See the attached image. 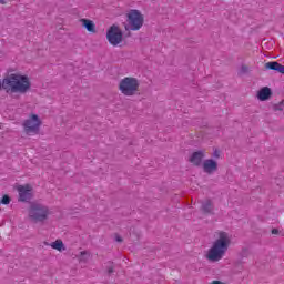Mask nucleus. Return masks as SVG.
<instances>
[{
	"mask_svg": "<svg viewBox=\"0 0 284 284\" xmlns=\"http://www.w3.org/2000/svg\"><path fill=\"white\" fill-rule=\"evenodd\" d=\"M0 88L7 94H27L32 88V82H30V77L27 74L16 72L3 78L2 82H0Z\"/></svg>",
	"mask_w": 284,
	"mask_h": 284,
	"instance_id": "f257e3e1",
	"label": "nucleus"
},
{
	"mask_svg": "<svg viewBox=\"0 0 284 284\" xmlns=\"http://www.w3.org/2000/svg\"><path fill=\"white\" fill-rule=\"evenodd\" d=\"M230 245H232V236H230V233L225 231L217 232L212 246L206 253L207 261L211 263H219V261H222L223 256L227 254Z\"/></svg>",
	"mask_w": 284,
	"mask_h": 284,
	"instance_id": "f03ea898",
	"label": "nucleus"
},
{
	"mask_svg": "<svg viewBox=\"0 0 284 284\" xmlns=\"http://www.w3.org/2000/svg\"><path fill=\"white\" fill-rule=\"evenodd\" d=\"M28 214L32 223H44V221L50 219L52 211H50V207L41 203H32L29 207Z\"/></svg>",
	"mask_w": 284,
	"mask_h": 284,
	"instance_id": "7ed1b4c3",
	"label": "nucleus"
},
{
	"mask_svg": "<svg viewBox=\"0 0 284 284\" xmlns=\"http://www.w3.org/2000/svg\"><path fill=\"white\" fill-rule=\"evenodd\" d=\"M118 88L123 97H135V94H139L141 82L134 77H125L120 80Z\"/></svg>",
	"mask_w": 284,
	"mask_h": 284,
	"instance_id": "20e7f679",
	"label": "nucleus"
},
{
	"mask_svg": "<svg viewBox=\"0 0 284 284\" xmlns=\"http://www.w3.org/2000/svg\"><path fill=\"white\" fill-rule=\"evenodd\" d=\"M41 118H39V115H29V118L23 122L24 133L28 136H36V134H39L41 130Z\"/></svg>",
	"mask_w": 284,
	"mask_h": 284,
	"instance_id": "39448f33",
	"label": "nucleus"
},
{
	"mask_svg": "<svg viewBox=\"0 0 284 284\" xmlns=\"http://www.w3.org/2000/svg\"><path fill=\"white\" fill-rule=\"evenodd\" d=\"M126 17L130 30L136 31L143 28L145 19L143 18V13H141V11L133 9L129 11Z\"/></svg>",
	"mask_w": 284,
	"mask_h": 284,
	"instance_id": "423d86ee",
	"label": "nucleus"
},
{
	"mask_svg": "<svg viewBox=\"0 0 284 284\" xmlns=\"http://www.w3.org/2000/svg\"><path fill=\"white\" fill-rule=\"evenodd\" d=\"M106 39L111 45L116 47L123 42V31H121L118 26L113 24L106 31Z\"/></svg>",
	"mask_w": 284,
	"mask_h": 284,
	"instance_id": "0eeeda50",
	"label": "nucleus"
},
{
	"mask_svg": "<svg viewBox=\"0 0 284 284\" xmlns=\"http://www.w3.org/2000/svg\"><path fill=\"white\" fill-rule=\"evenodd\" d=\"M17 192L19 194V201L22 203H28L32 199V185L30 184L18 185Z\"/></svg>",
	"mask_w": 284,
	"mask_h": 284,
	"instance_id": "6e6552de",
	"label": "nucleus"
},
{
	"mask_svg": "<svg viewBox=\"0 0 284 284\" xmlns=\"http://www.w3.org/2000/svg\"><path fill=\"white\" fill-rule=\"evenodd\" d=\"M203 159H205V151H195L191 154L189 161L195 168H201L203 165Z\"/></svg>",
	"mask_w": 284,
	"mask_h": 284,
	"instance_id": "1a4fd4ad",
	"label": "nucleus"
},
{
	"mask_svg": "<svg viewBox=\"0 0 284 284\" xmlns=\"http://www.w3.org/2000/svg\"><path fill=\"white\" fill-rule=\"evenodd\" d=\"M202 168L206 174H214V172L219 170V163L212 159H209L202 163Z\"/></svg>",
	"mask_w": 284,
	"mask_h": 284,
	"instance_id": "9d476101",
	"label": "nucleus"
},
{
	"mask_svg": "<svg viewBox=\"0 0 284 284\" xmlns=\"http://www.w3.org/2000/svg\"><path fill=\"white\" fill-rule=\"evenodd\" d=\"M80 23H82V28L88 30V32H91V34L97 33V24H94V21L82 18L80 19Z\"/></svg>",
	"mask_w": 284,
	"mask_h": 284,
	"instance_id": "9b49d317",
	"label": "nucleus"
},
{
	"mask_svg": "<svg viewBox=\"0 0 284 284\" xmlns=\"http://www.w3.org/2000/svg\"><path fill=\"white\" fill-rule=\"evenodd\" d=\"M264 68L266 70H275V72H280V74H284V65L276 61L265 63Z\"/></svg>",
	"mask_w": 284,
	"mask_h": 284,
	"instance_id": "f8f14e48",
	"label": "nucleus"
},
{
	"mask_svg": "<svg viewBox=\"0 0 284 284\" xmlns=\"http://www.w3.org/2000/svg\"><path fill=\"white\" fill-rule=\"evenodd\" d=\"M272 97V90L267 87L262 88L257 93V99L260 101H267Z\"/></svg>",
	"mask_w": 284,
	"mask_h": 284,
	"instance_id": "ddd939ff",
	"label": "nucleus"
},
{
	"mask_svg": "<svg viewBox=\"0 0 284 284\" xmlns=\"http://www.w3.org/2000/svg\"><path fill=\"white\" fill-rule=\"evenodd\" d=\"M45 245H49L52 250H57V252H65V244H63L62 240H55L50 244L45 243Z\"/></svg>",
	"mask_w": 284,
	"mask_h": 284,
	"instance_id": "4468645a",
	"label": "nucleus"
},
{
	"mask_svg": "<svg viewBox=\"0 0 284 284\" xmlns=\"http://www.w3.org/2000/svg\"><path fill=\"white\" fill-rule=\"evenodd\" d=\"M202 211L204 212V214H212L213 207H212V202L210 200H206L202 204Z\"/></svg>",
	"mask_w": 284,
	"mask_h": 284,
	"instance_id": "2eb2a0df",
	"label": "nucleus"
},
{
	"mask_svg": "<svg viewBox=\"0 0 284 284\" xmlns=\"http://www.w3.org/2000/svg\"><path fill=\"white\" fill-rule=\"evenodd\" d=\"M1 203H2V205H10V196L3 195Z\"/></svg>",
	"mask_w": 284,
	"mask_h": 284,
	"instance_id": "dca6fc26",
	"label": "nucleus"
},
{
	"mask_svg": "<svg viewBox=\"0 0 284 284\" xmlns=\"http://www.w3.org/2000/svg\"><path fill=\"white\" fill-rule=\"evenodd\" d=\"M213 156H214V159H219L221 156V151L219 149H215Z\"/></svg>",
	"mask_w": 284,
	"mask_h": 284,
	"instance_id": "f3484780",
	"label": "nucleus"
},
{
	"mask_svg": "<svg viewBox=\"0 0 284 284\" xmlns=\"http://www.w3.org/2000/svg\"><path fill=\"white\" fill-rule=\"evenodd\" d=\"M115 241H118V243H122V242H123V239H121V236L116 235V236H115Z\"/></svg>",
	"mask_w": 284,
	"mask_h": 284,
	"instance_id": "a211bd4d",
	"label": "nucleus"
},
{
	"mask_svg": "<svg viewBox=\"0 0 284 284\" xmlns=\"http://www.w3.org/2000/svg\"><path fill=\"white\" fill-rule=\"evenodd\" d=\"M0 3H1L2 6H6V3H8V0H0Z\"/></svg>",
	"mask_w": 284,
	"mask_h": 284,
	"instance_id": "6ab92c4d",
	"label": "nucleus"
},
{
	"mask_svg": "<svg viewBox=\"0 0 284 284\" xmlns=\"http://www.w3.org/2000/svg\"><path fill=\"white\" fill-rule=\"evenodd\" d=\"M272 234H278V230L277 229H273L272 230Z\"/></svg>",
	"mask_w": 284,
	"mask_h": 284,
	"instance_id": "aec40b11",
	"label": "nucleus"
},
{
	"mask_svg": "<svg viewBox=\"0 0 284 284\" xmlns=\"http://www.w3.org/2000/svg\"><path fill=\"white\" fill-rule=\"evenodd\" d=\"M112 272H114V268H113V267H110L109 271H108V273H109V274H112Z\"/></svg>",
	"mask_w": 284,
	"mask_h": 284,
	"instance_id": "412c9836",
	"label": "nucleus"
},
{
	"mask_svg": "<svg viewBox=\"0 0 284 284\" xmlns=\"http://www.w3.org/2000/svg\"><path fill=\"white\" fill-rule=\"evenodd\" d=\"M243 72H247V67H242Z\"/></svg>",
	"mask_w": 284,
	"mask_h": 284,
	"instance_id": "4be33fe9",
	"label": "nucleus"
},
{
	"mask_svg": "<svg viewBox=\"0 0 284 284\" xmlns=\"http://www.w3.org/2000/svg\"><path fill=\"white\" fill-rule=\"evenodd\" d=\"M81 256H84V254H88L85 251H82L81 253Z\"/></svg>",
	"mask_w": 284,
	"mask_h": 284,
	"instance_id": "5701e85b",
	"label": "nucleus"
}]
</instances>
